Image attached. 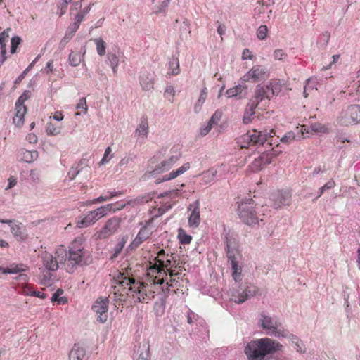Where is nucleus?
<instances>
[{
	"mask_svg": "<svg viewBox=\"0 0 360 360\" xmlns=\"http://www.w3.org/2000/svg\"><path fill=\"white\" fill-rule=\"evenodd\" d=\"M282 348L283 345L277 340L263 338L248 343L245 352L248 360H266V355L272 354Z\"/></svg>",
	"mask_w": 360,
	"mask_h": 360,
	"instance_id": "f03ea898",
	"label": "nucleus"
},
{
	"mask_svg": "<svg viewBox=\"0 0 360 360\" xmlns=\"http://www.w3.org/2000/svg\"><path fill=\"white\" fill-rule=\"evenodd\" d=\"M232 276L236 281L242 280V267L239 264L231 265Z\"/></svg>",
	"mask_w": 360,
	"mask_h": 360,
	"instance_id": "a19ab883",
	"label": "nucleus"
},
{
	"mask_svg": "<svg viewBox=\"0 0 360 360\" xmlns=\"http://www.w3.org/2000/svg\"><path fill=\"white\" fill-rule=\"evenodd\" d=\"M63 293V290L61 288H58L51 297V302H57L60 297V295Z\"/></svg>",
	"mask_w": 360,
	"mask_h": 360,
	"instance_id": "774afa93",
	"label": "nucleus"
},
{
	"mask_svg": "<svg viewBox=\"0 0 360 360\" xmlns=\"http://www.w3.org/2000/svg\"><path fill=\"white\" fill-rule=\"evenodd\" d=\"M270 91V94L273 97L274 95L278 94L282 90V84L281 81L277 79H271L266 85Z\"/></svg>",
	"mask_w": 360,
	"mask_h": 360,
	"instance_id": "c756f323",
	"label": "nucleus"
},
{
	"mask_svg": "<svg viewBox=\"0 0 360 360\" xmlns=\"http://www.w3.org/2000/svg\"><path fill=\"white\" fill-rule=\"evenodd\" d=\"M0 222L9 225L11 232L18 241H24L27 238L25 226L16 220L0 219Z\"/></svg>",
	"mask_w": 360,
	"mask_h": 360,
	"instance_id": "dca6fc26",
	"label": "nucleus"
},
{
	"mask_svg": "<svg viewBox=\"0 0 360 360\" xmlns=\"http://www.w3.org/2000/svg\"><path fill=\"white\" fill-rule=\"evenodd\" d=\"M124 193L119 191V192H107L105 195H100L97 198H94L92 200L89 202L90 204H97V203H101L103 202H105L107 200H109L112 199L114 197L120 196L123 195Z\"/></svg>",
	"mask_w": 360,
	"mask_h": 360,
	"instance_id": "bb28decb",
	"label": "nucleus"
},
{
	"mask_svg": "<svg viewBox=\"0 0 360 360\" xmlns=\"http://www.w3.org/2000/svg\"><path fill=\"white\" fill-rule=\"evenodd\" d=\"M254 56L252 54L251 51L248 49H245L242 53V59L243 60H252L253 59Z\"/></svg>",
	"mask_w": 360,
	"mask_h": 360,
	"instance_id": "0e129e2a",
	"label": "nucleus"
},
{
	"mask_svg": "<svg viewBox=\"0 0 360 360\" xmlns=\"http://www.w3.org/2000/svg\"><path fill=\"white\" fill-rule=\"evenodd\" d=\"M127 241V238L124 236L122 237L119 242L117 243V245L115 246L112 252V258L117 257L119 254L122 252L123 248L124 247Z\"/></svg>",
	"mask_w": 360,
	"mask_h": 360,
	"instance_id": "ea45409f",
	"label": "nucleus"
},
{
	"mask_svg": "<svg viewBox=\"0 0 360 360\" xmlns=\"http://www.w3.org/2000/svg\"><path fill=\"white\" fill-rule=\"evenodd\" d=\"M76 108L77 110H80L81 112H84V114H86L87 112L88 108H87V105H86V101L84 97L81 98L79 100V102L77 104Z\"/></svg>",
	"mask_w": 360,
	"mask_h": 360,
	"instance_id": "6e6d98bb",
	"label": "nucleus"
},
{
	"mask_svg": "<svg viewBox=\"0 0 360 360\" xmlns=\"http://www.w3.org/2000/svg\"><path fill=\"white\" fill-rule=\"evenodd\" d=\"M175 96V91L173 86H169L167 87L164 92V96L166 99H167L169 102H174V97Z\"/></svg>",
	"mask_w": 360,
	"mask_h": 360,
	"instance_id": "3c124183",
	"label": "nucleus"
},
{
	"mask_svg": "<svg viewBox=\"0 0 360 360\" xmlns=\"http://www.w3.org/2000/svg\"><path fill=\"white\" fill-rule=\"evenodd\" d=\"M34 289L33 285L31 284L25 283L21 286V294L27 296H32Z\"/></svg>",
	"mask_w": 360,
	"mask_h": 360,
	"instance_id": "864d4df0",
	"label": "nucleus"
},
{
	"mask_svg": "<svg viewBox=\"0 0 360 360\" xmlns=\"http://www.w3.org/2000/svg\"><path fill=\"white\" fill-rule=\"evenodd\" d=\"M336 120L340 126L360 124V105H350L342 109Z\"/></svg>",
	"mask_w": 360,
	"mask_h": 360,
	"instance_id": "6e6552de",
	"label": "nucleus"
},
{
	"mask_svg": "<svg viewBox=\"0 0 360 360\" xmlns=\"http://www.w3.org/2000/svg\"><path fill=\"white\" fill-rule=\"evenodd\" d=\"M269 77L267 68L260 65H254L248 72H246L240 80L244 82L256 83L264 80Z\"/></svg>",
	"mask_w": 360,
	"mask_h": 360,
	"instance_id": "f8f14e48",
	"label": "nucleus"
},
{
	"mask_svg": "<svg viewBox=\"0 0 360 360\" xmlns=\"http://www.w3.org/2000/svg\"><path fill=\"white\" fill-rule=\"evenodd\" d=\"M292 194L289 191H278L271 195L273 205L276 208L290 205Z\"/></svg>",
	"mask_w": 360,
	"mask_h": 360,
	"instance_id": "f3484780",
	"label": "nucleus"
},
{
	"mask_svg": "<svg viewBox=\"0 0 360 360\" xmlns=\"http://www.w3.org/2000/svg\"><path fill=\"white\" fill-rule=\"evenodd\" d=\"M288 57V54L286 52L281 49H276L274 52V58L275 60H283L286 59Z\"/></svg>",
	"mask_w": 360,
	"mask_h": 360,
	"instance_id": "5fc2aeb1",
	"label": "nucleus"
},
{
	"mask_svg": "<svg viewBox=\"0 0 360 360\" xmlns=\"http://www.w3.org/2000/svg\"><path fill=\"white\" fill-rule=\"evenodd\" d=\"M77 31V29L73 28V27L69 25L64 37L60 42V45L62 46H65L72 39Z\"/></svg>",
	"mask_w": 360,
	"mask_h": 360,
	"instance_id": "f704fd0d",
	"label": "nucleus"
},
{
	"mask_svg": "<svg viewBox=\"0 0 360 360\" xmlns=\"http://www.w3.org/2000/svg\"><path fill=\"white\" fill-rule=\"evenodd\" d=\"M174 260L173 254L166 253L165 250H160L158 253L157 256L153 259V261L150 262V267L148 269L147 274L151 278V281L155 276H156V272H152L153 268H157L158 270H166L169 266H172V262Z\"/></svg>",
	"mask_w": 360,
	"mask_h": 360,
	"instance_id": "9d476101",
	"label": "nucleus"
},
{
	"mask_svg": "<svg viewBox=\"0 0 360 360\" xmlns=\"http://www.w3.org/2000/svg\"><path fill=\"white\" fill-rule=\"evenodd\" d=\"M120 226L119 220L115 218L108 219L104 226L98 232V238H106L112 235Z\"/></svg>",
	"mask_w": 360,
	"mask_h": 360,
	"instance_id": "a211bd4d",
	"label": "nucleus"
},
{
	"mask_svg": "<svg viewBox=\"0 0 360 360\" xmlns=\"http://www.w3.org/2000/svg\"><path fill=\"white\" fill-rule=\"evenodd\" d=\"M155 217L146 221V224L142 227L136 235V238L131 241L128 246V249L134 250L136 249L141 244L148 240L156 230L155 226H152V223Z\"/></svg>",
	"mask_w": 360,
	"mask_h": 360,
	"instance_id": "9b49d317",
	"label": "nucleus"
},
{
	"mask_svg": "<svg viewBox=\"0 0 360 360\" xmlns=\"http://www.w3.org/2000/svg\"><path fill=\"white\" fill-rule=\"evenodd\" d=\"M84 15L79 11L77 14L75 15L73 18V22L70 23V26L73 27V28L79 29L81 22L83 21L84 18Z\"/></svg>",
	"mask_w": 360,
	"mask_h": 360,
	"instance_id": "a18cd8bd",
	"label": "nucleus"
},
{
	"mask_svg": "<svg viewBox=\"0 0 360 360\" xmlns=\"http://www.w3.org/2000/svg\"><path fill=\"white\" fill-rule=\"evenodd\" d=\"M113 157L112 154V149L110 147H108L105 150L102 160L100 161L99 165H104L108 163Z\"/></svg>",
	"mask_w": 360,
	"mask_h": 360,
	"instance_id": "8fccbe9b",
	"label": "nucleus"
},
{
	"mask_svg": "<svg viewBox=\"0 0 360 360\" xmlns=\"http://www.w3.org/2000/svg\"><path fill=\"white\" fill-rule=\"evenodd\" d=\"M258 326L266 331V333L275 337H284L288 335V331L285 329L282 323L276 319L261 313L258 320Z\"/></svg>",
	"mask_w": 360,
	"mask_h": 360,
	"instance_id": "423d86ee",
	"label": "nucleus"
},
{
	"mask_svg": "<svg viewBox=\"0 0 360 360\" xmlns=\"http://www.w3.org/2000/svg\"><path fill=\"white\" fill-rule=\"evenodd\" d=\"M273 155L271 153H262L251 164V168L253 172H257L262 169L266 165L271 163Z\"/></svg>",
	"mask_w": 360,
	"mask_h": 360,
	"instance_id": "aec40b11",
	"label": "nucleus"
},
{
	"mask_svg": "<svg viewBox=\"0 0 360 360\" xmlns=\"http://www.w3.org/2000/svg\"><path fill=\"white\" fill-rule=\"evenodd\" d=\"M11 30L10 28L4 30L0 34V49H1V54L3 58V61H4L6 58V42L8 41L9 38V34L8 32Z\"/></svg>",
	"mask_w": 360,
	"mask_h": 360,
	"instance_id": "cd10ccee",
	"label": "nucleus"
},
{
	"mask_svg": "<svg viewBox=\"0 0 360 360\" xmlns=\"http://www.w3.org/2000/svg\"><path fill=\"white\" fill-rule=\"evenodd\" d=\"M200 222V210L198 207H195L188 218V224L191 227H198Z\"/></svg>",
	"mask_w": 360,
	"mask_h": 360,
	"instance_id": "2f4dec72",
	"label": "nucleus"
},
{
	"mask_svg": "<svg viewBox=\"0 0 360 360\" xmlns=\"http://www.w3.org/2000/svg\"><path fill=\"white\" fill-rule=\"evenodd\" d=\"M340 56L339 54L333 55V57H332L333 61L328 65L323 66L322 68V70H328V69L331 68L332 65L335 64V63H337L338 60L340 59Z\"/></svg>",
	"mask_w": 360,
	"mask_h": 360,
	"instance_id": "338daca9",
	"label": "nucleus"
},
{
	"mask_svg": "<svg viewBox=\"0 0 360 360\" xmlns=\"http://www.w3.org/2000/svg\"><path fill=\"white\" fill-rule=\"evenodd\" d=\"M72 0H62V2L58 4V15L59 16H62L64 15L68 9V4L71 2Z\"/></svg>",
	"mask_w": 360,
	"mask_h": 360,
	"instance_id": "603ef678",
	"label": "nucleus"
},
{
	"mask_svg": "<svg viewBox=\"0 0 360 360\" xmlns=\"http://www.w3.org/2000/svg\"><path fill=\"white\" fill-rule=\"evenodd\" d=\"M271 134H275L274 129H271L269 133H267L266 131H260L252 129L242 135L237 143L240 148H248L250 146L262 145L268 140V135L272 136Z\"/></svg>",
	"mask_w": 360,
	"mask_h": 360,
	"instance_id": "0eeeda50",
	"label": "nucleus"
},
{
	"mask_svg": "<svg viewBox=\"0 0 360 360\" xmlns=\"http://www.w3.org/2000/svg\"><path fill=\"white\" fill-rule=\"evenodd\" d=\"M264 211V207L255 203L252 199L241 202L238 207V214L241 220L250 226L257 224L260 218V212Z\"/></svg>",
	"mask_w": 360,
	"mask_h": 360,
	"instance_id": "39448f33",
	"label": "nucleus"
},
{
	"mask_svg": "<svg viewBox=\"0 0 360 360\" xmlns=\"http://www.w3.org/2000/svg\"><path fill=\"white\" fill-rule=\"evenodd\" d=\"M140 84L144 91H150L153 89L154 79L150 75H143L140 77Z\"/></svg>",
	"mask_w": 360,
	"mask_h": 360,
	"instance_id": "7c9ffc66",
	"label": "nucleus"
},
{
	"mask_svg": "<svg viewBox=\"0 0 360 360\" xmlns=\"http://www.w3.org/2000/svg\"><path fill=\"white\" fill-rule=\"evenodd\" d=\"M268 28L266 25H261L257 31V36L259 39H264L266 37Z\"/></svg>",
	"mask_w": 360,
	"mask_h": 360,
	"instance_id": "052dcab7",
	"label": "nucleus"
},
{
	"mask_svg": "<svg viewBox=\"0 0 360 360\" xmlns=\"http://www.w3.org/2000/svg\"><path fill=\"white\" fill-rule=\"evenodd\" d=\"M108 298H98L92 307L97 315V320L101 323H105L108 319Z\"/></svg>",
	"mask_w": 360,
	"mask_h": 360,
	"instance_id": "2eb2a0df",
	"label": "nucleus"
},
{
	"mask_svg": "<svg viewBox=\"0 0 360 360\" xmlns=\"http://www.w3.org/2000/svg\"><path fill=\"white\" fill-rule=\"evenodd\" d=\"M27 99V96L23 94L18 98L15 103V113L13 118V122L18 127H21L25 122L24 117L27 109L24 103Z\"/></svg>",
	"mask_w": 360,
	"mask_h": 360,
	"instance_id": "4468645a",
	"label": "nucleus"
},
{
	"mask_svg": "<svg viewBox=\"0 0 360 360\" xmlns=\"http://www.w3.org/2000/svg\"><path fill=\"white\" fill-rule=\"evenodd\" d=\"M295 139V134L292 131H288L281 139V141L284 143H290Z\"/></svg>",
	"mask_w": 360,
	"mask_h": 360,
	"instance_id": "4d7b16f0",
	"label": "nucleus"
},
{
	"mask_svg": "<svg viewBox=\"0 0 360 360\" xmlns=\"http://www.w3.org/2000/svg\"><path fill=\"white\" fill-rule=\"evenodd\" d=\"M272 96L270 94V91L268 86L259 85L257 86L255 95L252 99L250 100V111L251 114L253 113V110L261 109L265 110L268 106L269 101Z\"/></svg>",
	"mask_w": 360,
	"mask_h": 360,
	"instance_id": "1a4fd4ad",
	"label": "nucleus"
},
{
	"mask_svg": "<svg viewBox=\"0 0 360 360\" xmlns=\"http://www.w3.org/2000/svg\"><path fill=\"white\" fill-rule=\"evenodd\" d=\"M221 117H222V112L217 110L212 115L209 122L212 125L217 124L219 122V121L221 120Z\"/></svg>",
	"mask_w": 360,
	"mask_h": 360,
	"instance_id": "680f3d73",
	"label": "nucleus"
},
{
	"mask_svg": "<svg viewBox=\"0 0 360 360\" xmlns=\"http://www.w3.org/2000/svg\"><path fill=\"white\" fill-rule=\"evenodd\" d=\"M170 1L171 0H164L160 5L155 7L154 13L155 14L166 13Z\"/></svg>",
	"mask_w": 360,
	"mask_h": 360,
	"instance_id": "c03bdc74",
	"label": "nucleus"
},
{
	"mask_svg": "<svg viewBox=\"0 0 360 360\" xmlns=\"http://www.w3.org/2000/svg\"><path fill=\"white\" fill-rule=\"evenodd\" d=\"M108 58L110 61V65L112 67V69L113 70L114 73L117 72V68L119 64V59L118 57L114 54V53H109L108 56Z\"/></svg>",
	"mask_w": 360,
	"mask_h": 360,
	"instance_id": "09e8293b",
	"label": "nucleus"
},
{
	"mask_svg": "<svg viewBox=\"0 0 360 360\" xmlns=\"http://www.w3.org/2000/svg\"><path fill=\"white\" fill-rule=\"evenodd\" d=\"M29 267L24 264H11L8 267L4 269L3 274H20L27 271Z\"/></svg>",
	"mask_w": 360,
	"mask_h": 360,
	"instance_id": "a878e982",
	"label": "nucleus"
},
{
	"mask_svg": "<svg viewBox=\"0 0 360 360\" xmlns=\"http://www.w3.org/2000/svg\"><path fill=\"white\" fill-rule=\"evenodd\" d=\"M206 98H207L206 96H202V94H200L199 98H198V100L195 104V110L196 112L198 111V108H200V107L202 105V104L204 103V102L206 100Z\"/></svg>",
	"mask_w": 360,
	"mask_h": 360,
	"instance_id": "69168bd1",
	"label": "nucleus"
},
{
	"mask_svg": "<svg viewBox=\"0 0 360 360\" xmlns=\"http://www.w3.org/2000/svg\"><path fill=\"white\" fill-rule=\"evenodd\" d=\"M149 133V126H148V117L146 115H143L141 117L140 123L139 124L136 131L135 134L136 136L146 138L148 136V134Z\"/></svg>",
	"mask_w": 360,
	"mask_h": 360,
	"instance_id": "b1692460",
	"label": "nucleus"
},
{
	"mask_svg": "<svg viewBox=\"0 0 360 360\" xmlns=\"http://www.w3.org/2000/svg\"><path fill=\"white\" fill-rule=\"evenodd\" d=\"M82 7V1L79 0L77 1H74L70 8V13H72L73 11H80Z\"/></svg>",
	"mask_w": 360,
	"mask_h": 360,
	"instance_id": "e2e57ef3",
	"label": "nucleus"
},
{
	"mask_svg": "<svg viewBox=\"0 0 360 360\" xmlns=\"http://www.w3.org/2000/svg\"><path fill=\"white\" fill-rule=\"evenodd\" d=\"M152 269H153L151 270L152 272H156V276L153 278L152 283L148 284L138 279L134 275L131 268L122 269L115 278L112 284L111 294L113 295L114 300L117 302H122L127 297H131L134 302H148L154 297L153 285H162L164 283H166L168 290L170 288H174L184 293V290L180 288H183L184 284L188 283L184 273L186 269H181L180 271L172 268L167 269V271L158 270L157 268Z\"/></svg>",
	"mask_w": 360,
	"mask_h": 360,
	"instance_id": "f257e3e1",
	"label": "nucleus"
},
{
	"mask_svg": "<svg viewBox=\"0 0 360 360\" xmlns=\"http://www.w3.org/2000/svg\"><path fill=\"white\" fill-rule=\"evenodd\" d=\"M217 174V171L214 168H210L201 175V181L204 185L209 184L214 181Z\"/></svg>",
	"mask_w": 360,
	"mask_h": 360,
	"instance_id": "c85d7f7f",
	"label": "nucleus"
},
{
	"mask_svg": "<svg viewBox=\"0 0 360 360\" xmlns=\"http://www.w3.org/2000/svg\"><path fill=\"white\" fill-rule=\"evenodd\" d=\"M335 186V182L333 179L329 180L328 182H326L323 186H321L319 189V193L317 195V198L321 197L325 191L331 189Z\"/></svg>",
	"mask_w": 360,
	"mask_h": 360,
	"instance_id": "49530a36",
	"label": "nucleus"
},
{
	"mask_svg": "<svg viewBox=\"0 0 360 360\" xmlns=\"http://www.w3.org/2000/svg\"><path fill=\"white\" fill-rule=\"evenodd\" d=\"M179 158L180 155L170 156L167 160H165L158 165H157V166L151 172V173L153 175H155L168 172L179 161Z\"/></svg>",
	"mask_w": 360,
	"mask_h": 360,
	"instance_id": "6ab92c4d",
	"label": "nucleus"
},
{
	"mask_svg": "<svg viewBox=\"0 0 360 360\" xmlns=\"http://www.w3.org/2000/svg\"><path fill=\"white\" fill-rule=\"evenodd\" d=\"M177 238L179 243L182 245H188L192 240V236L187 234L186 231L182 228L178 229Z\"/></svg>",
	"mask_w": 360,
	"mask_h": 360,
	"instance_id": "e433bc0d",
	"label": "nucleus"
},
{
	"mask_svg": "<svg viewBox=\"0 0 360 360\" xmlns=\"http://www.w3.org/2000/svg\"><path fill=\"white\" fill-rule=\"evenodd\" d=\"M245 89H246V86L238 84L232 88L228 89L226 91V96L228 98L239 96V98H240V95Z\"/></svg>",
	"mask_w": 360,
	"mask_h": 360,
	"instance_id": "473e14b6",
	"label": "nucleus"
},
{
	"mask_svg": "<svg viewBox=\"0 0 360 360\" xmlns=\"http://www.w3.org/2000/svg\"><path fill=\"white\" fill-rule=\"evenodd\" d=\"M46 131L49 135L56 136L60 134V127L50 122L47 124Z\"/></svg>",
	"mask_w": 360,
	"mask_h": 360,
	"instance_id": "de8ad7c7",
	"label": "nucleus"
},
{
	"mask_svg": "<svg viewBox=\"0 0 360 360\" xmlns=\"http://www.w3.org/2000/svg\"><path fill=\"white\" fill-rule=\"evenodd\" d=\"M22 39L19 37H13L11 39V53H15L16 52L18 45L21 43Z\"/></svg>",
	"mask_w": 360,
	"mask_h": 360,
	"instance_id": "13d9d810",
	"label": "nucleus"
},
{
	"mask_svg": "<svg viewBox=\"0 0 360 360\" xmlns=\"http://www.w3.org/2000/svg\"><path fill=\"white\" fill-rule=\"evenodd\" d=\"M227 258L231 265L237 264L241 259V254L237 249L231 248L227 245Z\"/></svg>",
	"mask_w": 360,
	"mask_h": 360,
	"instance_id": "393cba45",
	"label": "nucleus"
},
{
	"mask_svg": "<svg viewBox=\"0 0 360 360\" xmlns=\"http://www.w3.org/2000/svg\"><path fill=\"white\" fill-rule=\"evenodd\" d=\"M42 260V265L48 271H56L58 269L59 262L51 253L44 252L41 255ZM51 274L50 272H46L44 274V283L51 280Z\"/></svg>",
	"mask_w": 360,
	"mask_h": 360,
	"instance_id": "ddd939ff",
	"label": "nucleus"
},
{
	"mask_svg": "<svg viewBox=\"0 0 360 360\" xmlns=\"http://www.w3.org/2000/svg\"><path fill=\"white\" fill-rule=\"evenodd\" d=\"M21 159L26 162H32L38 157L37 150H22L20 153Z\"/></svg>",
	"mask_w": 360,
	"mask_h": 360,
	"instance_id": "72a5a7b5",
	"label": "nucleus"
},
{
	"mask_svg": "<svg viewBox=\"0 0 360 360\" xmlns=\"http://www.w3.org/2000/svg\"><path fill=\"white\" fill-rule=\"evenodd\" d=\"M86 350L78 345H75L69 354V360H88Z\"/></svg>",
	"mask_w": 360,
	"mask_h": 360,
	"instance_id": "5701e85b",
	"label": "nucleus"
},
{
	"mask_svg": "<svg viewBox=\"0 0 360 360\" xmlns=\"http://www.w3.org/2000/svg\"><path fill=\"white\" fill-rule=\"evenodd\" d=\"M191 167V165L189 162L184 163L182 166H181L177 169L172 170L169 174L163 175L162 176L157 179L155 180V184H160L162 182L167 181L172 179H174L179 176L183 174L186 171H188Z\"/></svg>",
	"mask_w": 360,
	"mask_h": 360,
	"instance_id": "412c9836",
	"label": "nucleus"
},
{
	"mask_svg": "<svg viewBox=\"0 0 360 360\" xmlns=\"http://www.w3.org/2000/svg\"><path fill=\"white\" fill-rule=\"evenodd\" d=\"M125 205H120L118 202L107 204L103 206L88 212L86 214L81 216L80 219L77 221V226L79 228L88 227L96 221H98L102 217L107 216L110 212H115L124 207Z\"/></svg>",
	"mask_w": 360,
	"mask_h": 360,
	"instance_id": "20e7f679",
	"label": "nucleus"
},
{
	"mask_svg": "<svg viewBox=\"0 0 360 360\" xmlns=\"http://www.w3.org/2000/svg\"><path fill=\"white\" fill-rule=\"evenodd\" d=\"M180 72L179 61L178 58L172 57L169 64L168 74L171 75H177Z\"/></svg>",
	"mask_w": 360,
	"mask_h": 360,
	"instance_id": "c9c22d12",
	"label": "nucleus"
},
{
	"mask_svg": "<svg viewBox=\"0 0 360 360\" xmlns=\"http://www.w3.org/2000/svg\"><path fill=\"white\" fill-rule=\"evenodd\" d=\"M91 257L89 251L84 249L81 238H76L69 247L68 256V271H73V268L77 266H86L91 264Z\"/></svg>",
	"mask_w": 360,
	"mask_h": 360,
	"instance_id": "7ed1b4c3",
	"label": "nucleus"
},
{
	"mask_svg": "<svg viewBox=\"0 0 360 360\" xmlns=\"http://www.w3.org/2000/svg\"><path fill=\"white\" fill-rule=\"evenodd\" d=\"M287 338H290V340H292V342L293 344H295V349L300 352V353H303L305 352L304 349L302 348V346H303V344H302V342L296 336H295L294 335H292V334H289L288 333V335Z\"/></svg>",
	"mask_w": 360,
	"mask_h": 360,
	"instance_id": "79ce46f5",
	"label": "nucleus"
},
{
	"mask_svg": "<svg viewBox=\"0 0 360 360\" xmlns=\"http://www.w3.org/2000/svg\"><path fill=\"white\" fill-rule=\"evenodd\" d=\"M250 110V104L248 103V108L245 110V112L244 117H243V122L245 124L250 123L251 122V117L253 116L256 113L255 110H253V113L251 114V111Z\"/></svg>",
	"mask_w": 360,
	"mask_h": 360,
	"instance_id": "bf43d9fd",
	"label": "nucleus"
},
{
	"mask_svg": "<svg viewBox=\"0 0 360 360\" xmlns=\"http://www.w3.org/2000/svg\"><path fill=\"white\" fill-rule=\"evenodd\" d=\"M94 42L96 46V51L99 56H103L105 54L106 44L101 38L94 39Z\"/></svg>",
	"mask_w": 360,
	"mask_h": 360,
	"instance_id": "58836bf2",
	"label": "nucleus"
},
{
	"mask_svg": "<svg viewBox=\"0 0 360 360\" xmlns=\"http://www.w3.org/2000/svg\"><path fill=\"white\" fill-rule=\"evenodd\" d=\"M309 129L311 131L315 133L328 134L329 132L328 126L319 122L311 124Z\"/></svg>",
	"mask_w": 360,
	"mask_h": 360,
	"instance_id": "4c0bfd02",
	"label": "nucleus"
},
{
	"mask_svg": "<svg viewBox=\"0 0 360 360\" xmlns=\"http://www.w3.org/2000/svg\"><path fill=\"white\" fill-rule=\"evenodd\" d=\"M257 290L254 285L247 286L242 292L238 293L237 295H233L234 302L240 304L249 299L250 297L256 294Z\"/></svg>",
	"mask_w": 360,
	"mask_h": 360,
	"instance_id": "4be33fe9",
	"label": "nucleus"
},
{
	"mask_svg": "<svg viewBox=\"0 0 360 360\" xmlns=\"http://www.w3.org/2000/svg\"><path fill=\"white\" fill-rule=\"evenodd\" d=\"M82 60V57L79 53L71 52L69 55V61L72 66H77Z\"/></svg>",
	"mask_w": 360,
	"mask_h": 360,
	"instance_id": "37998d69",
	"label": "nucleus"
}]
</instances>
